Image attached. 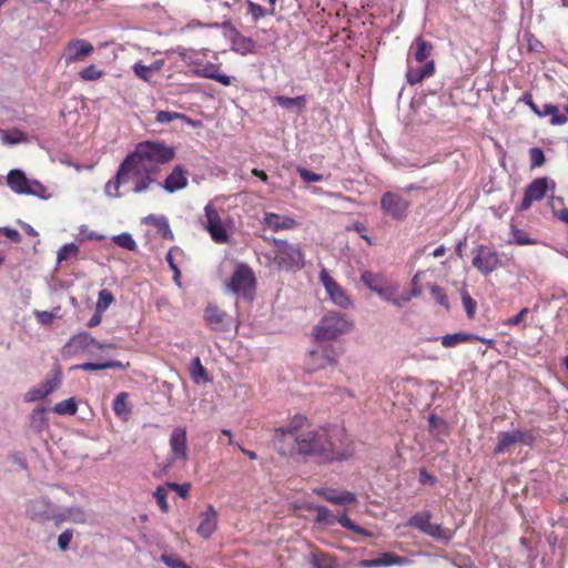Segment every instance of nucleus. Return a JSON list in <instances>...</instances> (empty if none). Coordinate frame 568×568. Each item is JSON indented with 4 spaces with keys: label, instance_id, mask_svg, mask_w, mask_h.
Masks as SVG:
<instances>
[{
    "label": "nucleus",
    "instance_id": "nucleus-1",
    "mask_svg": "<svg viewBox=\"0 0 568 568\" xmlns=\"http://www.w3.org/2000/svg\"><path fill=\"white\" fill-rule=\"evenodd\" d=\"M281 455H310L316 457L321 463L348 460L355 453L351 442H342L337 447L329 439L326 430L306 428L297 435L295 440L287 445H280Z\"/></svg>",
    "mask_w": 568,
    "mask_h": 568
},
{
    "label": "nucleus",
    "instance_id": "nucleus-2",
    "mask_svg": "<svg viewBox=\"0 0 568 568\" xmlns=\"http://www.w3.org/2000/svg\"><path fill=\"white\" fill-rule=\"evenodd\" d=\"M158 183L155 175L125 156L116 171L115 191L123 189V193L141 194L151 190Z\"/></svg>",
    "mask_w": 568,
    "mask_h": 568
},
{
    "label": "nucleus",
    "instance_id": "nucleus-3",
    "mask_svg": "<svg viewBox=\"0 0 568 568\" xmlns=\"http://www.w3.org/2000/svg\"><path fill=\"white\" fill-rule=\"evenodd\" d=\"M174 148L162 141H143L135 145L134 150L128 154L134 162L158 176L161 165L171 162L174 159Z\"/></svg>",
    "mask_w": 568,
    "mask_h": 568
},
{
    "label": "nucleus",
    "instance_id": "nucleus-4",
    "mask_svg": "<svg viewBox=\"0 0 568 568\" xmlns=\"http://www.w3.org/2000/svg\"><path fill=\"white\" fill-rule=\"evenodd\" d=\"M410 50L414 60L424 63L420 67H414L407 59L406 80L409 84L415 85L435 73V61L429 59L434 51V44L422 37H416L412 42Z\"/></svg>",
    "mask_w": 568,
    "mask_h": 568
},
{
    "label": "nucleus",
    "instance_id": "nucleus-5",
    "mask_svg": "<svg viewBox=\"0 0 568 568\" xmlns=\"http://www.w3.org/2000/svg\"><path fill=\"white\" fill-rule=\"evenodd\" d=\"M353 327L354 324L346 314L329 312L314 327L313 336L316 342L334 341L341 335L349 333Z\"/></svg>",
    "mask_w": 568,
    "mask_h": 568
},
{
    "label": "nucleus",
    "instance_id": "nucleus-6",
    "mask_svg": "<svg viewBox=\"0 0 568 568\" xmlns=\"http://www.w3.org/2000/svg\"><path fill=\"white\" fill-rule=\"evenodd\" d=\"M270 241L275 246L274 262L280 268L295 272L304 267L305 258L298 244L275 237Z\"/></svg>",
    "mask_w": 568,
    "mask_h": 568
},
{
    "label": "nucleus",
    "instance_id": "nucleus-7",
    "mask_svg": "<svg viewBox=\"0 0 568 568\" xmlns=\"http://www.w3.org/2000/svg\"><path fill=\"white\" fill-rule=\"evenodd\" d=\"M339 352L332 344L320 341L316 346L308 351L305 366L310 372L335 367L338 364Z\"/></svg>",
    "mask_w": 568,
    "mask_h": 568
},
{
    "label": "nucleus",
    "instance_id": "nucleus-8",
    "mask_svg": "<svg viewBox=\"0 0 568 568\" xmlns=\"http://www.w3.org/2000/svg\"><path fill=\"white\" fill-rule=\"evenodd\" d=\"M255 276L251 267L246 264L236 266L231 276L229 288L239 296L247 297L254 291Z\"/></svg>",
    "mask_w": 568,
    "mask_h": 568
},
{
    "label": "nucleus",
    "instance_id": "nucleus-9",
    "mask_svg": "<svg viewBox=\"0 0 568 568\" xmlns=\"http://www.w3.org/2000/svg\"><path fill=\"white\" fill-rule=\"evenodd\" d=\"M473 254V266L484 275L493 273L501 265L496 250L487 245H478Z\"/></svg>",
    "mask_w": 568,
    "mask_h": 568
},
{
    "label": "nucleus",
    "instance_id": "nucleus-10",
    "mask_svg": "<svg viewBox=\"0 0 568 568\" xmlns=\"http://www.w3.org/2000/svg\"><path fill=\"white\" fill-rule=\"evenodd\" d=\"M409 201L395 192H386L381 197L382 211L395 221H403L407 216Z\"/></svg>",
    "mask_w": 568,
    "mask_h": 568
},
{
    "label": "nucleus",
    "instance_id": "nucleus-11",
    "mask_svg": "<svg viewBox=\"0 0 568 568\" xmlns=\"http://www.w3.org/2000/svg\"><path fill=\"white\" fill-rule=\"evenodd\" d=\"M205 223L204 229L209 232L215 243L224 244L230 241V235L222 224L220 214L212 203H207L204 207Z\"/></svg>",
    "mask_w": 568,
    "mask_h": 568
},
{
    "label": "nucleus",
    "instance_id": "nucleus-12",
    "mask_svg": "<svg viewBox=\"0 0 568 568\" xmlns=\"http://www.w3.org/2000/svg\"><path fill=\"white\" fill-rule=\"evenodd\" d=\"M307 424V418L302 415H295L285 427L275 429L274 444L278 450L280 445H287L295 440L297 435L304 433V426Z\"/></svg>",
    "mask_w": 568,
    "mask_h": 568
},
{
    "label": "nucleus",
    "instance_id": "nucleus-13",
    "mask_svg": "<svg viewBox=\"0 0 568 568\" xmlns=\"http://www.w3.org/2000/svg\"><path fill=\"white\" fill-rule=\"evenodd\" d=\"M320 280L331 301L335 305L342 308H348L349 306H352V301L349 296L341 287V285L327 273L326 270L323 268L321 271Z\"/></svg>",
    "mask_w": 568,
    "mask_h": 568
},
{
    "label": "nucleus",
    "instance_id": "nucleus-14",
    "mask_svg": "<svg viewBox=\"0 0 568 568\" xmlns=\"http://www.w3.org/2000/svg\"><path fill=\"white\" fill-rule=\"evenodd\" d=\"M548 183L549 180L547 178H537L529 183L525 189L523 201L518 207L519 211H527L532 202L541 201L549 189Z\"/></svg>",
    "mask_w": 568,
    "mask_h": 568
},
{
    "label": "nucleus",
    "instance_id": "nucleus-15",
    "mask_svg": "<svg viewBox=\"0 0 568 568\" xmlns=\"http://www.w3.org/2000/svg\"><path fill=\"white\" fill-rule=\"evenodd\" d=\"M28 517L36 521H45L54 517V505L45 498H36L27 505Z\"/></svg>",
    "mask_w": 568,
    "mask_h": 568
},
{
    "label": "nucleus",
    "instance_id": "nucleus-16",
    "mask_svg": "<svg viewBox=\"0 0 568 568\" xmlns=\"http://www.w3.org/2000/svg\"><path fill=\"white\" fill-rule=\"evenodd\" d=\"M168 193H174L187 186V171L182 165H175L163 182L155 183Z\"/></svg>",
    "mask_w": 568,
    "mask_h": 568
},
{
    "label": "nucleus",
    "instance_id": "nucleus-17",
    "mask_svg": "<svg viewBox=\"0 0 568 568\" xmlns=\"http://www.w3.org/2000/svg\"><path fill=\"white\" fill-rule=\"evenodd\" d=\"M204 318L214 331L226 332L230 328V316L217 306L209 305L205 308Z\"/></svg>",
    "mask_w": 568,
    "mask_h": 568
},
{
    "label": "nucleus",
    "instance_id": "nucleus-18",
    "mask_svg": "<svg viewBox=\"0 0 568 568\" xmlns=\"http://www.w3.org/2000/svg\"><path fill=\"white\" fill-rule=\"evenodd\" d=\"M532 440L531 435L521 430L501 432L498 434V443L495 448V454H503L507 448L516 443L530 444Z\"/></svg>",
    "mask_w": 568,
    "mask_h": 568
},
{
    "label": "nucleus",
    "instance_id": "nucleus-19",
    "mask_svg": "<svg viewBox=\"0 0 568 568\" xmlns=\"http://www.w3.org/2000/svg\"><path fill=\"white\" fill-rule=\"evenodd\" d=\"M60 384L61 375L60 373H58L53 377L47 379L41 385L29 389L24 395V399L28 403L43 399L48 395H50L55 388H58Z\"/></svg>",
    "mask_w": 568,
    "mask_h": 568
},
{
    "label": "nucleus",
    "instance_id": "nucleus-20",
    "mask_svg": "<svg viewBox=\"0 0 568 568\" xmlns=\"http://www.w3.org/2000/svg\"><path fill=\"white\" fill-rule=\"evenodd\" d=\"M93 52V45L83 39L71 41L65 48V61L68 63L81 61Z\"/></svg>",
    "mask_w": 568,
    "mask_h": 568
},
{
    "label": "nucleus",
    "instance_id": "nucleus-21",
    "mask_svg": "<svg viewBox=\"0 0 568 568\" xmlns=\"http://www.w3.org/2000/svg\"><path fill=\"white\" fill-rule=\"evenodd\" d=\"M170 447L174 459L185 460L187 458L186 430L176 427L170 436Z\"/></svg>",
    "mask_w": 568,
    "mask_h": 568
},
{
    "label": "nucleus",
    "instance_id": "nucleus-22",
    "mask_svg": "<svg viewBox=\"0 0 568 568\" xmlns=\"http://www.w3.org/2000/svg\"><path fill=\"white\" fill-rule=\"evenodd\" d=\"M110 345H108L109 347ZM65 347H74L75 349L83 352H91L92 348L102 349L106 347V344L100 343L93 336H91L88 332H81L77 335H73Z\"/></svg>",
    "mask_w": 568,
    "mask_h": 568
},
{
    "label": "nucleus",
    "instance_id": "nucleus-23",
    "mask_svg": "<svg viewBox=\"0 0 568 568\" xmlns=\"http://www.w3.org/2000/svg\"><path fill=\"white\" fill-rule=\"evenodd\" d=\"M318 496H322L328 503L334 505H347L357 500L356 495L348 490H336L332 488H318L315 490Z\"/></svg>",
    "mask_w": 568,
    "mask_h": 568
},
{
    "label": "nucleus",
    "instance_id": "nucleus-24",
    "mask_svg": "<svg viewBox=\"0 0 568 568\" xmlns=\"http://www.w3.org/2000/svg\"><path fill=\"white\" fill-rule=\"evenodd\" d=\"M217 528V513L212 505L201 514V521L197 526V534L204 539H209Z\"/></svg>",
    "mask_w": 568,
    "mask_h": 568
},
{
    "label": "nucleus",
    "instance_id": "nucleus-25",
    "mask_svg": "<svg viewBox=\"0 0 568 568\" xmlns=\"http://www.w3.org/2000/svg\"><path fill=\"white\" fill-rule=\"evenodd\" d=\"M263 224L274 231H283V230H291L296 225V222L294 219L286 216V215H280L276 213H265L263 217Z\"/></svg>",
    "mask_w": 568,
    "mask_h": 568
},
{
    "label": "nucleus",
    "instance_id": "nucleus-26",
    "mask_svg": "<svg viewBox=\"0 0 568 568\" xmlns=\"http://www.w3.org/2000/svg\"><path fill=\"white\" fill-rule=\"evenodd\" d=\"M534 113L539 118L550 116L549 123L551 125H564L567 123L568 118L565 113L559 111V108L551 103H544L535 108Z\"/></svg>",
    "mask_w": 568,
    "mask_h": 568
},
{
    "label": "nucleus",
    "instance_id": "nucleus-27",
    "mask_svg": "<svg viewBox=\"0 0 568 568\" xmlns=\"http://www.w3.org/2000/svg\"><path fill=\"white\" fill-rule=\"evenodd\" d=\"M407 561L405 557L397 556L393 552H383L378 558L365 559L359 562L364 568L389 567L394 565H403Z\"/></svg>",
    "mask_w": 568,
    "mask_h": 568
},
{
    "label": "nucleus",
    "instance_id": "nucleus-28",
    "mask_svg": "<svg viewBox=\"0 0 568 568\" xmlns=\"http://www.w3.org/2000/svg\"><path fill=\"white\" fill-rule=\"evenodd\" d=\"M30 181L31 180L28 179L26 173L20 169H13L7 175L9 187L17 194H26Z\"/></svg>",
    "mask_w": 568,
    "mask_h": 568
},
{
    "label": "nucleus",
    "instance_id": "nucleus-29",
    "mask_svg": "<svg viewBox=\"0 0 568 568\" xmlns=\"http://www.w3.org/2000/svg\"><path fill=\"white\" fill-rule=\"evenodd\" d=\"M231 41V49L242 55H246L252 53L255 48V42L245 36H243L240 31H234V36H229Z\"/></svg>",
    "mask_w": 568,
    "mask_h": 568
},
{
    "label": "nucleus",
    "instance_id": "nucleus-30",
    "mask_svg": "<svg viewBox=\"0 0 568 568\" xmlns=\"http://www.w3.org/2000/svg\"><path fill=\"white\" fill-rule=\"evenodd\" d=\"M143 223L156 227L158 233L165 240H173V232L171 231L169 220L164 215L149 214L144 217Z\"/></svg>",
    "mask_w": 568,
    "mask_h": 568
},
{
    "label": "nucleus",
    "instance_id": "nucleus-31",
    "mask_svg": "<svg viewBox=\"0 0 568 568\" xmlns=\"http://www.w3.org/2000/svg\"><path fill=\"white\" fill-rule=\"evenodd\" d=\"M129 367V363L124 364L116 359H109L102 363H93V362H87L82 364H77L71 367V369H81V371H101L106 368H119V369H126Z\"/></svg>",
    "mask_w": 568,
    "mask_h": 568
},
{
    "label": "nucleus",
    "instance_id": "nucleus-32",
    "mask_svg": "<svg viewBox=\"0 0 568 568\" xmlns=\"http://www.w3.org/2000/svg\"><path fill=\"white\" fill-rule=\"evenodd\" d=\"M478 338V335L473 333L457 332L454 334H446L440 337V343L446 348L455 347L462 343H471Z\"/></svg>",
    "mask_w": 568,
    "mask_h": 568
},
{
    "label": "nucleus",
    "instance_id": "nucleus-33",
    "mask_svg": "<svg viewBox=\"0 0 568 568\" xmlns=\"http://www.w3.org/2000/svg\"><path fill=\"white\" fill-rule=\"evenodd\" d=\"M428 433L433 437L440 439L449 434V425L444 418L430 414L428 416Z\"/></svg>",
    "mask_w": 568,
    "mask_h": 568
},
{
    "label": "nucleus",
    "instance_id": "nucleus-34",
    "mask_svg": "<svg viewBox=\"0 0 568 568\" xmlns=\"http://www.w3.org/2000/svg\"><path fill=\"white\" fill-rule=\"evenodd\" d=\"M48 425L45 408L39 406L34 408L30 415V426L37 433L42 432Z\"/></svg>",
    "mask_w": 568,
    "mask_h": 568
},
{
    "label": "nucleus",
    "instance_id": "nucleus-35",
    "mask_svg": "<svg viewBox=\"0 0 568 568\" xmlns=\"http://www.w3.org/2000/svg\"><path fill=\"white\" fill-rule=\"evenodd\" d=\"M361 281L371 291L377 293L378 295H383V287L381 285L382 276L379 274H375L371 271H364L361 275Z\"/></svg>",
    "mask_w": 568,
    "mask_h": 568
},
{
    "label": "nucleus",
    "instance_id": "nucleus-36",
    "mask_svg": "<svg viewBox=\"0 0 568 568\" xmlns=\"http://www.w3.org/2000/svg\"><path fill=\"white\" fill-rule=\"evenodd\" d=\"M245 3L247 6V14L251 16L253 22H257L260 19L266 16L275 14V8L267 10L258 3L253 2L252 0H245Z\"/></svg>",
    "mask_w": 568,
    "mask_h": 568
},
{
    "label": "nucleus",
    "instance_id": "nucleus-37",
    "mask_svg": "<svg viewBox=\"0 0 568 568\" xmlns=\"http://www.w3.org/2000/svg\"><path fill=\"white\" fill-rule=\"evenodd\" d=\"M189 372L195 383L210 381L207 372L205 367L202 365L200 357H195L192 359Z\"/></svg>",
    "mask_w": 568,
    "mask_h": 568
},
{
    "label": "nucleus",
    "instance_id": "nucleus-38",
    "mask_svg": "<svg viewBox=\"0 0 568 568\" xmlns=\"http://www.w3.org/2000/svg\"><path fill=\"white\" fill-rule=\"evenodd\" d=\"M308 509L316 510L315 523L331 526L335 524L336 516L326 506H310Z\"/></svg>",
    "mask_w": 568,
    "mask_h": 568
},
{
    "label": "nucleus",
    "instance_id": "nucleus-39",
    "mask_svg": "<svg viewBox=\"0 0 568 568\" xmlns=\"http://www.w3.org/2000/svg\"><path fill=\"white\" fill-rule=\"evenodd\" d=\"M432 514L428 510L416 513L408 519V525L419 531L424 532V529L430 524Z\"/></svg>",
    "mask_w": 568,
    "mask_h": 568
},
{
    "label": "nucleus",
    "instance_id": "nucleus-40",
    "mask_svg": "<svg viewBox=\"0 0 568 568\" xmlns=\"http://www.w3.org/2000/svg\"><path fill=\"white\" fill-rule=\"evenodd\" d=\"M424 534L444 542H449L453 537V535L448 530L444 529L440 525L432 523L427 529H424Z\"/></svg>",
    "mask_w": 568,
    "mask_h": 568
},
{
    "label": "nucleus",
    "instance_id": "nucleus-41",
    "mask_svg": "<svg viewBox=\"0 0 568 568\" xmlns=\"http://www.w3.org/2000/svg\"><path fill=\"white\" fill-rule=\"evenodd\" d=\"M278 105L285 109H292L297 108L300 111L305 108L306 100L303 95L295 97V98H288L284 95H277L275 98Z\"/></svg>",
    "mask_w": 568,
    "mask_h": 568
},
{
    "label": "nucleus",
    "instance_id": "nucleus-42",
    "mask_svg": "<svg viewBox=\"0 0 568 568\" xmlns=\"http://www.w3.org/2000/svg\"><path fill=\"white\" fill-rule=\"evenodd\" d=\"M78 410V404L74 397L57 403L53 412L58 415H74Z\"/></svg>",
    "mask_w": 568,
    "mask_h": 568
},
{
    "label": "nucleus",
    "instance_id": "nucleus-43",
    "mask_svg": "<svg viewBox=\"0 0 568 568\" xmlns=\"http://www.w3.org/2000/svg\"><path fill=\"white\" fill-rule=\"evenodd\" d=\"M174 120H182L187 123L192 122L185 114L174 111H159L155 116V121L160 124H168Z\"/></svg>",
    "mask_w": 568,
    "mask_h": 568
},
{
    "label": "nucleus",
    "instance_id": "nucleus-44",
    "mask_svg": "<svg viewBox=\"0 0 568 568\" xmlns=\"http://www.w3.org/2000/svg\"><path fill=\"white\" fill-rule=\"evenodd\" d=\"M26 195H33L41 200H49L52 196L49 190L37 180L30 181L29 187L26 191Z\"/></svg>",
    "mask_w": 568,
    "mask_h": 568
},
{
    "label": "nucleus",
    "instance_id": "nucleus-45",
    "mask_svg": "<svg viewBox=\"0 0 568 568\" xmlns=\"http://www.w3.org/2000/svg\"><path fill=\"white\" fill-rule=\"evenodd\" d=\"M510 235H511V239L509 240L510 244L532 245V244L537 243V241L535 239L529 237L526 232H524L523 230H519L515 226L511 227Z\"/></svg>",
    "mask_w": 568,
    "mask_h": 568
},
{
    "label": "nucleus",
    "instance_id": "nucleus-46",
    "mask_svg": "<svg viewBox=\"0 0 568 568\" xmlns=\"http://www.w3.org/2000/svg\"><path fill=\"white\" fill-rule=\"evenodd\" d=\"M128 394L120 393L113 400V410L116 416H128L131 412L126 403Z\"/></svg>",
    "mask_w": 568,
    "mask_h": 568
},
{
    "label": "nucleus",
    "instance_id": "nucleus-47",
    "mask_svg": "<svg viewBox=\"0 0 568 568\" xmlns=\"http://www.w3.org/2000/svg\"><path fill=\"white\" fill-rule=\"evenodd\" d=\"M112 240L118 246L128 251H135L138 247L135 240L126 232L114 235Z\"/></svg>",
    "mask_w": 568,
    "mask_h": 568
},
{
    "label": "nucleus",
    "instance_id": "nucleus-48",
    "mask_svg": "<svg viewBox=\"0 0 568 568\" xmlns=\"http://www.w3.org/2000/svg\"><path fill=\"white\" fill-rule=\"evenodd\" d=\"M79 254V246L74 243L62 245L57 253V261L61 263L70 257H77Z\"/></svg>",
    "mask_w": 568,
    "mask_h": 568
},
{
    "label": "nucleus",
    "instance_id": "nucleus-49",
    "mask_svg": "<svg viewBox=\"0 0 568 568\" xmlns=\"http://www.w3.org/2000/svg\"><path fill=\"white\" fill-rule=\"evenodd\" d=\"M429 291H430L432 297L440 306H443L446 311H448L450 305H449L448 296H447L445 290L438 285H430Z\"/></svg>",
    "mask_w": 568,
    "mask_h": 568
},
{
    "label": "nucleus",
    "instance_id": "nucleus-50",
    "mask_svg": "<svg viewBox=\"0 0 568 568\" xmlns=\"http://www.w3.org/2000/svg\"><path fill=\"white\" fill-rule=\"evenodd\" d=\"M113 301H114L113 294L109 290L103 288L99 292L95 308L98 311L104 312L109 308V306L113 303Z\"/></svg>",
    "mask_w": 568,
    "mask_h": 568
},
{
    "label": "nucleus",
    "instance_id": "nucleus-51",
    "mask_svg": "<svg viewBox=\"0 0 568 568\" xmlns=\"http://www.w3.org/2000/svg\"><path fill=\"white\" fill-rule=\"evenodd\" d=\"M313 568H337L335 560L327 555H312Z\"/></svg>",
    "mask_w": 568,
    "mask_h": 568
},
{
    "label": "nucleus",
    "instance_id": "nucleus-52",
    "mask_svg": "<svg viewBox=\"0 0 568 568\" xmlns=\"http://www.w3.org/2000/svg\"><path fill=\"white\" fill-rule=\"evenodd\" d=\"M174 252L180 253V252H181V250H180L179 247H172V248L168 252V254H166V256H165V260H166V262H168V264H169L170 268H171V270H172V272H173V281L176 283V285H178V286H181V281H180V278H181V271H180L179 266H178V265L175 264V262H174V257H173V253H174Z\"/></svg>",
    "mask_w": 568,
    "mask_h": 568
},
{
    "label": "nucleus",
    "instance_id": "nucleus-53",
    "mask_svg": "<svg viewBox=\"0 0 568 568\" xmlns=\"http://www.w3.org/2000/svg\"><path fill=\"white\" fill-rule=\"evenodd\" d=\"M168 487L166 485L165 486H159L155 491L153 493V496L160 507V509L163 511V513H169L170 510V506L168 504Z\"/></svg>",
    "mask_w": 568,
    "mask_h": 568
},
{
    "label": "nucleus",
    "instance_id": "nucleus-54",
    "mask_svg": "<svg viewBox=\"0 0 568 568\" xmlns=\"http://www.w3.org/2000/svg\"><path fill=\"white\" fill-rule=\"evenodd\" d=\"M103 72L99 70L94 64H91L80 71L79 75L82 80L94 81L102 77Z\"/></svg>",
    "mask_w": 568,
    "mask_h": 568
},
{
    "label": "nucleus",
    "instance_id": "nucleus-55",
    "mask_svg": "<svg viewBox=\"0 0 568 568\" xmlns=\"http://www.w3.org/2000/svg\"><path fill=\"white\" fill-rule=\"evenodd\" d=\"M420 294L418 288H413L410 292H405L400 296L392 300V304L396 307H403L405 304L409 303L413 297H417Z\"/></svg>",
    "mask_w": 568,
    "mask_h": 568
},
{
    "label": "nucleus",
    "instance_id": "nucleus-56",
    "mask_svg": "<svg viewBox=\"0 0 568 568\" xmlns=\"http://www.w3.org/2000/svg\"><path fill=\"white\" fill-rule=\"evenodd\" d=\"M529 155L531 169L541 166L546 161L544 151L540 148H531L529 150Z\"/></svg>",
    "mask_w": 568,
    "mask_h": 568
},
{
    "label": "nucleus",
    "instance_id": "nucleus-57",
    "mask_svg": "<svg viewBox=\"0 0 568 568\" xmlns=\"http://www.w3.org/2000/svg\"><path fill=\"white\" fill-rule=\"evenodd\" d=\"M297 173L300 174L301 179L307 183L321 182L323 180L322 174L314 173L302 166L297 168Z\"/></svg>",
    "mask_w": 568,
    "mask_h": 568
},
{
    "label": "nucleus",
    "instance_id": "nucleus-58",
    "mask_svg": "<svg viewBox=\"0 0 568 568\" xmlns=\"http://www.w3.org/2000/svg\"><path fill=\"white\" fill-rule=\"evenodd\" d=\"M161 560L170 568H186V564L176 555L163 554Z\"/></svg>",
    "mask_w": 568,
    "mask_h": 568
},
{
    "label": "nucleus",
    "instance_id": "nucleus-59",
    "mask_svg": "<svg viewBox=\"0 0 568 568\" xmlns=\"http://www.w3.org/2000/svg\"><path fill=\"white\" fill-rule=\"evenodd\" d=\"M462 301H463V305L465 307L467 316L469 318H471L475 314L476 302L471 298V296L466 291H464L462 293Z\"/></svg>",
    "mask_w": 568,
    "mask_h": 568
},
{
    "label": "nucleus",
    "instance_id": "nucleus-60",
    "mask_svg": "<svg viewBox=\"0 0 568 568\" xmlns=\"http://www.w3.org/2000/svg\"><path fill=\"white\" fill-rule=\"evenodd\" d=\"M73 531L71 529L63 530L58 537V547L60 550L65 551L72 540Z\"/></svg>",
    "mask_w": 568,
    "mask_h": 568
},
{
    "label": "nucleus",
    "instance_id": "nucleus-61",
    "mask_svg": "<svg viewBox=\"0 0 568 568\" xmlns=\"http://www.w3.org/2000/svg\"><path fill=\"white\" fill-rule=\"evenodd\" d=\"M133 71H134V74H135L139 79H141V80H143V81H145V82H148V81L150 80V73H151V71H150L149 65H144V64H142L141 62H136V63H134V65H133Z\"/></svg>",
    "mask_w": 568,
    "mask_h": 568
},
{
    "label": "nucleus",
    "instance_id": "nucleus-62",
    "mask_svg": "<svg viewBox=\"0 0 568 568\" xmlns=\"http://www.w3.org/2000/svg\"><path fill=\"white\" fill-rule=\"evenodd\" d=\"M166 487L176 491L178 495L181 497V498H186L189 496V491H190V484H176V483H166Z\"/></svg>",
    "mask_w": 568,
    "mask_h": 568
},
{
    "label": "nucleus",
    "instance_id": "nucleus-63",
    "mask_svg": "<svg viewBox=\"0 0 568 568\" xmlns=\"http://www.w3.org/2000/svg\"><path fill=\"white\" fill-rule=\"evenodd\" d=\"M68 517L77 524H83L87 520L85 513L81 508H70L68 510Z\"/></svg>",
    "mask_w": 568,
    "mask_h": 568
},
{
    "label": "nucleus",
    "instance_id": "nucleus-64",
    "mask_svg": "<svg viewBox=\"0 0 568 568\" xmlns=\"http://www.w3.org/2000/svg\"><path fill=\"white\" fill-rule=\"evenodd\" d=\"M34 314L38 322L42 325H50L54 318V315L48 311H36Z\"/></svg>",
    "mask_w": 568,
    "mask_h": 568
}]
</instances>
